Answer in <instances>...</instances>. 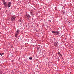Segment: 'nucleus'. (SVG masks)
Instances as JSON below:
<instances>
[{
	"label": "nucleus",
	"mask_w": 74,
	"mask_h": 74,
	"mask_svg": "<svg viewBox=\"0 0 74 74\" xmlns=\"http://www.w3.org/2000/svg\"><path fill=\"white\" fill-rule=\"evenodd\" d=\"M3 4L6 8H7V7L9 8L12 5V3L11 2H9L7 4V2H5L4 0L3 1Z\"/></svg>",
	"instance_id": "1"
},
{
	"label": "nucleus",
	"mask_w": 74,
	"mask_h": 74,
	"mask_svg": "<svg viewBox=\"0 0 74 74\" xmlns=\"http://www.w3.org/2000/svg\"><path fill=\"white\" fill-rule=\"evenodd\" d=\"M16 19V16L15 15H14L12 16L10 20L12 22H14Z\"/></svg>",
	"instance_id": "2"
},
{
	"label": "nucleus",
	"mask_w": 74,
	"mask_h": 74,
	"mask_svg": "<svg viewBox=\"0 0 74 74\" xmlns=\"http://www.w3.org/2000/svg\"><path fill=\"white\" fill-rule=\"evenodd\" d=\"M52 33H53L54 36H58L59 34V31H52Z\"/></svg>",
	"instance_id": "3"
},
{
	"label": "nucleus",
	"mask_w": 74,
	"mask_h": 74,
	"mask_svg": "<svg viewBox=\"0 0 74 74\" xmlns=\"http://www.w3.org/2000/svg\"><path fill=\"white\" fill-rule=\"evenodd\" d=\"M25 16H26V18H27V19L29 20V18H30V15L29 14H27L26 15H25Z\"/></svg>",
	"instance_id": "4"
},
{
	"label": "nucleus",
	"mask_w": 74,
	"mask_h": 74,
	"mask_svg": "<svg viewBox=\"0 0 74 74\" xmlns=\"http://www.w3.org/2000/svg\"><path fill=\"white\" fill-rule=\"evenodd\" d=\"M19 33V29H17L16 32V34L18 35Z\"/></svg>",
	"instance_id": "5"
},
{
	"label": "nucleus",
	"mask_w": 74,
	"mask_h": 74,
	"mask_svg": "<svg viewBox=\"0 0 74 74\" xmlns=\"http://www.w3.org/2000/svg\"><path fill=\"white\" fill-rule=\"evenodd\" d=\"M58 55H59V56H60V55L61 56L62 55H61V54L59 52H58Z\"/></svg>",
	"instance_id": "6"
},
{
	"label": "nucleus",
	"mask_w": 74,
	"mask_h": 74,
	"mask_svg": "<svg viewBox=\"0 0 74 74\" xmlns=\"http://www.w3.org/2000/svg\"><path fill=\"white\" fill-rule=\"evenodd\" d=\"M0 55L1 56H3V55H4V53H0Z\"/></svg>",
	"instance_id": "7"
},
{
	"label": "nucleus",
	"mask_w": 74,
	"mask_h": 74,
	"mask_svg": "<svg viewBox=\"0 0 74 74\" xmlns=\"http://www.w3.org/2000/svg\"><path fill=\"white\" fill-rule=\"evenodd\" d=\"M29 59H30L31 60H32V57H30L29 58Z\"/></svg>",
	"instance_id": "8"
},
{
	"label": "nucleus",
	"mask_w": 74,
	"mask_h": 74,
	"mask_svg": "<svg viewBox=\"0 0 74 74\" xmlns=\"http://www.w3.org/2000/svg\"><path fill=\"white\" fill-rule=\"evenodd\" d=\"M30 14H31V15H33V12H30Z\"/></svg>",
	"instance_id": "9"
},
{
	"label": "nucleus",
	"mask_w": 74,
	"mask_h": 74,
	"mask_svg": "<svg viewBox=\"0 0 74 74\" xmlns=\"http://www.w3.org/2000/svg\"><path fill=\"white\" fill-rule=\"evenodd\" d=\"M18 35L17 34H15V37H18Z\"/></svg>",
	"instance_id": "10"
},
{
	"label": "nucleus",
	"mask_w": 74,
	"mask_h": 74,
	"mask_svg": "<svg viewBox=\"0 0 74 74\" xmlns=\"http://www.w3.org/2000/svg\"><path fill=\"white\" fill-rule=\"evenodd\" d=\"M61 37H64V35H62V36H61Z\"/></svg>",
	"instance_id": "11"
},
{
	"label": "nucleus",
	"mask_w": 74,
	"mask_h": 74,
	"mask_svg": "<svg viewBox=\"0 0 74 74\" xmlns=\"http://www.w3.org/2000/svg\"><path fill=\"white\" fill-rule=\"evenodd\" d=\"M13 47V46L12 45V46H11V48H12Z\"/></svg>",
	"instance_id": "12"
},
{
	"label": "nucleus",
	"mask_w": 74,
	"mask_h": 74,
	"mask_svg": "<svg viewBox=\"0 0 74 74\" xmlns=\"http://www.w3.org/2000/svg\"><path fill=\"white\" fill-rule=\"evenodd\" d=\"M64 13H65V12H63V14H64Z\"/></svg>",
	"instance_id": "13"
},
{
	"label": "nucleus",
	"mask_w": 74,
	"mask_h": 74,
	"mask_svg": "<svg viewBox=\"0 0 74 74\" xmlns=\"http://www.w3.org/2000/svg\"><path fill=\"white\" fill-rule=\"evenodd\" d=\"M1 8H0V11H1Z\"/></svg>",
	"instance_id": "14"
},
{
	"label": "nucleus",
	"mask_w": 74,
	"mask_h": 74,
	"mask_svg": "<svg viewBox=\"0 0 74 74\" xmlns=\"http://www.w3.org/2000/svg\"><path fill=\"white\" fill-rule=\"evenodd\" d=\"M49 21L50 22H51L50 20H49Z\"/></svg>",
	"instance_id": "15"
},
{
	"label": "nucleus",
	"mask_w": 74,
	"mask_h": 74,
	"mask_svg": "<svg viewBox=\"0 0 74 74\" xmlns=\"http://www.w3.org/2000/svg\"><path fill=\"white\" fill-rule=\"evenodd\" d=\"M69 22V23H70V22Z\"/></svg>",
	"instance_id": "16"
}]
</instances>
